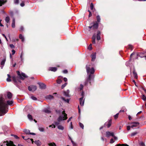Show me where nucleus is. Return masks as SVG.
I'll use <instances>...</instances> for the list:
<instances>
[{
	"instance_id": "12",
	"label": "nucleus",
	"mask_w": 146,
	"mask_h": 146,
	"mask_svg": "<svg viewBox=\"0 0 146 146\" xmlns=\"http://www.w3.org/2000/svg\"><path fill=\"white\" fill-rule=\"evenodd\" d=\"M24 132L27 134H29L32 135H35V133H30V131L29 130L27 129H24Z\"/></svg>"
},
{
	"instance_id": "13",
	"label": "nucleus",
	"mask_w": 146,
	"mask_h": 146,
	"mask_svg": "<svg viewBox=\"0 0 146 146\" xmlns=\"http://www.w3.org/2000/svg\"><path fill=\"white\" fill-rule=\"evenodd\" d=\"M69 90H67L66 91H64L63 92L64 95L66 97H70V95H69Z\"/></svg>"
},
{
	"instance_id": "37",
	"label": "nucleus",
	"mask_w": 146,
	"mask_h": 146,
	"mask_svg": "<svg viewBox=\"0 0 146 146\" xmlns=\"http://www.w3.org/2000/svg\"><path fill=\"white\" fill-rule=\"evenodd\" d=\"M50 146H56V144L54 143H51L48 144Z\"/></svg>"
},
{
	"instance_id": "23",
	"label": "nucleus",
	"mask_w": 146,
	"mask_h": 146,
	"mask_svg": "<svg viewBox=\"0 0 146 146\" xmlns=\"http://www.w3.org/2000/svg\"><path fill=\"white\" fill-rule=\"evenodd\" d=\"M90 9L93 11L95 10V9L94 8V6L92 3H91L90 5Z\"/></svg>"
},
{
	"instance_id": "22",
	"label": "nucleus",
	"mask_w": 146,
	"mask_h": 146,
	"mask_svg": "<svg viewBox=\"0 0 146 146\" xmlns=\"http://www.w3.org/2000/svg\"><path fill=\"white\" fill-rule=\"evenodd\" d=\"M100 32L99 31L98 32L97 35V39L98 40H99L101 39L100 37Z\"/></svg>"
},
{
	"instance_id": "17",
	"label": "nucleus",
	"mask_w": 146,
	"mask_h": 146,
	"mask_svg": "<svg viewBox=\"0 0 146 146\" xmlns=\"http://www.w3.org/2000/svg\"><path fill=\"white\" fill-rule=\"evenodd\" d=\"M57 68L56 67H50L48 68V70L53 72H55L57 70Z\"/></svg>"
},
{
	"instance_id": "51",
	"label": "nucleus",
	"mask_w": 146,
	"mask_h": 146,
	"mask_svg": "<svg viewBox=\"0 0 146 146\" xmlns=\"http://www.w3.org/2000/svg\"><path fill=\"white\" fill-rule=\"evenodd\" d=\"M71 142L72 143L73 146H76V145L75 143L72 140H71Z\"/></svg>"
},
{
	"instance_id": "20",
	"label": "nucleus",
	"mask_w": 146,
	"mask_h": 146,
	"mask_svg": "<svg viewBox=\"0 0 146 146\" xmlns=\"http://www.w3.org/2000/svg\"><path fill=\"white\" fill-rule=\"evenodd\" d=\"M12 96V94L10 92H8L7 93V97L8 99H10Z\"/></svg>"
},
{
	"instance_id": "31",
	"label": "nucleus",
	"mask_w": 146,
	"mask_h": 146,
	"mask_svg": "<svg viewBox=\"0 0 146 146\" xmlns=\"http://www.w3.org/2000/svg\"><path fill=\"white\" fill-rule=\"evenodd\" d=\"M58 129L61 130H63L64 129V127L60 125H59L58 126Z\"/></svg>"
},
{
	"instance_id": "10",
	"label": "nucleus",
	"mask_w": 146,
	"mask_h": 146,
	"mask_svg": "<svg viewBox=\"0 0 146 146\" xmlns=\"http://www.w3.org/2000/svg\"><path fill=\"white\" fill-rule=\"evenodd\" d=\"M106 136L107 137H109L110 136L112 137L114 136V134L113 132H111L109 131H107L106 132Z\"/></svg>"
},
{
	"instance_id": "18",
	"label": "nucleus",
	"mask_w": 146,
	"mask_h": 146,
	"mask_svg": "<svg viewBox=\"0 0 146 146\" xmlns=\"http://www.w3.org/2000/svg\"><path fill=\"white\" fill-rule=\"evenodd\" d=\"M133 74L134 76V77L135 78L137 79V72L135 71V69L134 68H133Z\"/></svg>"
},
{
	"instance_id": "46",
	"label": "nucleus",
	"mask_w": 146,
	"mask_h": 146,
	"mask_svg": "<svg viewBox=\"0 0 146 146\" xmlns=\"http://www.w3.org/2000/svg\"><path fill=\"white\" fill-rule=\"evenodd\" d=\"M39 129L40 131L42 132H43L44 131V128L41 127H39Z\"/></svg>"
},
{
	"instance_id": "48",
	"label": "nucleus",
	"mask_w": 146,
	"mask_h": 146,
	"mask_svg": "<svg viewBox=\"0 0 146 146\" xmlns=\"http://www.w3.org/2000/svg\"><path fill=\"white\" fill-rule=\"evenodd\" d=\"M49 127H52V128H55V124H52L51 125L49 126Z\"/></svg>"
},
{
	"instance_id": "35",
	"label": "nucleus",
	"mask_w": 146,
	"mask_h": 146,
	"mask_svg": "<svg viewBox=\"0 0 146 146\" xmlns=\"http://www.w3.org/2000/svg\"><path fill=\"white\" fill-rule=\"evenodd\" d=\"M27 139V141L28 142H32V143H33L34 141L33 139L28 138Z\"/></svg>"
},
{
	"instance_id": "59",
	"label": "nucleus",
	"mask_w": 146,
	"mask_h": 146,
	"mask_svg": "<svg viewBox=\"0 0 146 146\" xmlns=\"http://www.w3.org/2000/svg\"><path fill=\"white\" fill-rule=\"evenodd\" d=\"M114 142V141L113 140V139L112 138L110 140V143H112Z\"/></svg>"
},
{
	"instance_id": "50",
	"label": "nucleus",
	"mask_w": 146,
	"mask_h": 146,
	"mask_svg": "<svg viewBox=\"0 0 146 146\" xmlns=\"http://www.w3.org/2000/svg\"><path fill=\"white\" fill-rule=\"evenodd\" d=\"M137 132H133L131 133V135L132 136H134L136 134H137Z\"/></svg>"
},
{
	"instance_id": "4",
	"label": "nucleus",
	"mask_w": 146,
	"mask_h": 146,
	"mask_svg": "<svg viewBox=\"0 0 146 146\" xmlns=\"http://www.w3.org/2000/svg\"><path fill=\"white\" fill-rule=\"evenodd\" d=\"M17 72L20 79L22 80H23L25 78L27 77V76L24 73L22 72L20 73V72L19 71H17Z\"/></svg>"
},
{
	"instance_id": "36",
	"label": "nucleus",
	"mask_w": 146,
	"mask_h": 146,
	"mask_svg": "<svg viewBox=\"0 0 146 146\" xmlns=\"http://www.w3.org/2000/svg\"><path fill=\"white\" fill-rule=\"evenodd\" d=\"M6 61V59H4L3 60H2L1 62V65L3 66L5 64V62Z\"/></svg>"
},
{
	"instance_id": "57",
	"label": "nucleus",
	"mask_w": 146,
	"mask_h": 146,
	"mask_svg": "<svg viewBox=\"0 0 146 146\" xmlns=\"http://www.w3.org/2000/svg\"><path fill=\"white\" fill-rule=\"evenodd\" d=\"M81 96H82L81 98H83L84 96V93L83 92H82L81 93Z\"/></svg>"
},
{
	"instance_id": "61",
	"label": "nucleus",
	"mask_w": 146,
	"mask_h": 146,
	"mask_svg": "<svg viewBox=\"0 0 146 146\" xmlns=\"http://www.w3.org/2000/svg\"><path fill=\"white\" fill-rule=\"evenodd\" d=\"M2 35L4 37V38H5L6 39L7 41L8 40H7V38L6 37V36H5V35L4 34H2Z\"/></svg>"
},
{
	"instance_id": "30",
	"label": "nucleus",
	"mask_w": 146,
	"mask_h": 146,
	"mask_svg": "<svg viewBox=\"0 0 146 146\" xmlns=\"http://www.w3.org/2000/svg\"><path fill=\"white\" fill-rule=\"evenodd\" d=\"M27 117L31 121H32L33 120V119L32 117V116L30 114H28L27 115Z\"/></svg>"
},
{
	"instance_id": "38",
	"label": "nucleus",
	"mask_w": 146,
	"mask_h": 146,
	"mask_svg": "<svg viewBox=\"0 0 146 146\" xmlns=\"http://www.w3.org/2000/svg\"><path fill=\"white\" fill-rule=\"evenodd\" d=\"M97 22H99L100 21V18L99 15H98L97 16Z\"/></svg>"
},
{
	"instance_id": "34",
	"label": "nucleus",
	"mask_w": 146,
	"mask_h": 146,
	"mask_svg": "<svg viewBox=\"0 0 146 146\" xmlns=\"http://www.w3.org/2000/svg\"><path fill=\"white\" fill-rule=\"evenodd\" d=\"M7 75L8 77L7 79V81L8 82H10L11 81V79H10V76L9 74H8Z\"/></svg>"
},
{
	"instance_id": "11",
	"label": "nucleus",
	"mask_w": 146,
	"mask_h": 146,
	"mask_svg": "<svg viewBox=\"0 0 146 146\" xmlns=\"http://www.w3.org/2000/svg\"><path fill=\"white\" fill-rule=\"evenodd\" d=\"M111 120H110L108 122L104 124V126H107L108 128H109L111 126Z\"/></svg>"
},
{
	"instance_id": "63",
	"label": "nucleus",
	"mask_w": 146,
	"mask_h": 146,
	"mask_svg": "<svg viewBox=\"0 0 146 146\" xmlns=\"http://www.w3.org/2000/svg\"><path fill=\"white\" fill-rule=\"evenodd\" d=\"M132 46L131 45H129V49H132Z\"/></svg>"
},
{
	"instance_id": "7",
	"label": "nucleus",
	"mask_w": 146,
	"mask_h": 146,
	"mask_svg": "<svg viewBox=\"0 0 146 146\" xmlns=\"http://www.w3.org/2000/svg\"><path fill=\"white\" fill-rule=\"evenodd\" d=\"M13 80L14 82V84L15 85L17 86V82H19L20 83H21V82L20 80L18 79V77H16L15 76H13L12 77Z\"/></svg>"
},
{
	"instance_id": "42",
	"label": "nucleus",
	"mask_w": 146,
	"mask_h": 146,
	"mask_svg": "<svg viewBox=\"0 0 146 146\" xmlns=\"http://www.w3.org/2000/svg\"><path fill=\"white\" fill-rule=\"evenodd\" d=\"M79 125L80 127L83 129H84V125L83 124L80 122L79 123Z\"/></svg>"
},
{
	"instance_id": "64",
	"label": "nucleus",
	"mask_w": 146,
	"mask_h": 146,
	"mask_svg": "<svg viewBox=\"0 0 146 146\" xmlns=\"http://www.w3.org/2000/svg\"><path fill=\"white\" fill-rule=\"evenodd\" d=\"M12 52V55H13L15 52V51L14 50H13Z\"/></svg>"
},
{
	"instance_id": "1",
	"label": "nucleus",
	"mask_w": 146,
	"mask_h": 146,
	"mask_svg": "<svg viewBox=\"0 0 146 146\" xmlns=\"http://www.w3.org/2000/svg\"><path fill=\"white\" fill-rule=\"evenodd\" d=\"M13 100H8L6 102L4 98H0V116L4 115L8 111V105L12 106Z\"/></svg>"
},
{
	"instance_id": "6",
	"label": "nucleus",
	"mask_w": 146,
	"mask_h": 146,
	"mask_svg": "<svg viewBox=\"0 0 146 146\" xmlns=\"http://www.w3.org/2000/svg\"><path fill=\"white\" fill-rule=\"evenodd\" d=\"M98 23L97 22H96V23H94L92 25L88 27L90 29H92L93 30H95L98 29Z\"/></svg>"
},
{
	"instance_id": "52",
	"label": "nucleus",
	"mask_w": 146,
	"mask_h": 146,
	"mask_svg": "<svg viewBox=\"0 0 146 146\" xmlns=\"http://www.w3.org/2000/svg\"><path fill=\"white\" fill-rule=\"evenodd\" d=\"M14 1L15 4H18L19 3V0H14Z\"/></svg>"
},
{
	"instance_id": "54",
	"label": "nucleus",
	"mask_w": 146,
	"mask_h": 146,
	"mask_svg": "<svg viewBox=\"0 0 146 146\" xmlns=\"http://www.w3.org/2000/svg\"><path fill=\"white\" fill-rule=\"evenodd\" d=\"M9 46L12 48H15V46L13 44H10Z\"/></svg>"
},
{
	"instance_id": "45",
	"label": "nucleus",
	"mask_w": 146,
	"mask_h": 146,
	"mask_svg": "<svg viewBox=\"0 0 146 146\" xmlns=\"http://www.w3.org/2000/svg\"><path fill=\"white\" fill-rule=\"evenodd\" d=\"M92 44H90V45L88 47V49L89 50H91L92 49Z\"/></svg>"
},
{
	"instance_id": "3",
	"label": "nucleus",
	"mask_w": 146,
	"mask_h": 146,
	"mask_svg": "<svg viewBox=\"0 0 146 146\" xmlns=\"http://www.w3.org/2000/svg\"><path fill=\"white\" fill-rule=\"evenodd\" d=\"M67 118V115L65 113V111H63L62 112V114L60 115L57 120L59 121H60L63 120H66Z\"/></svg>"
},
{
	"instance_id": "39",
	"label": "nucleus",
	"mask_w": 146,
	"mask_h": 146,
	"mask_svg": "<svg viewBox=\"0 0 146 146\" xmlns=\"http://www.w3.org/2000/svg\"><path fill=\"white\" fill-rule=\"evenodd\" d=\"M30 98L34 100H37V98L34 96H31L30 97Z\"/></svg>"
},
{
	"instance_id": "27",
	"label": "nucleus",
	"mask_w": 146,
	"mask_h": 146,
	"mask_svg": "<svg viewBox=\"0 0 146 146\" xmlns=\"http://www.w3.org/2000/svg\"><path fill=\"white\" fill-rule=\"evenodd\" d=\"M6 2V1L4 0H0V6H1L3 5Z\"/></svg>"
},
{
	"instance_id": "32",
	"label": "nucleus",
	"mask_w": 146,
	"mask_h": 146,
	"mask_svg": "<svg viewBox=\"0 0 146 146\" xmlns=\"http://www.w3.org/2000/svg\"><path fill=\"white\" fill-rule=\"evenodd\" d=\"M10 18L9 17V16H7L6 17L5 19V21L7 23H8L10 21Z\"/></svg>"
},
{
	"instance_id": "49",
	"label": "nucleus",
	"mask_w": 146,
	"mask_h": 146,
	"mask_svg": "<svg viewBox=\"0 0 146 146\" xmlns=\"http://www.w3.org/2000/svg\"><path fill=\"white\" fill-rule=\"evenodd\" d=\"M23 52H22L21 53V56H20V58H21V61H23Z\"/></svg>"
},
{
	"instance_id": "44",
	"label": "nucleus",
	"mask_w": 146,
	"mask_h": 146,
	"mask_svg": "<svg viewBox=\"0 0 146 146\" xmlns=\"http://www.w3.org/2000/svg\"><path fill=\"white\" fill-rule=\"evenodd\" d=\"M67 84V83L66 82L64 84L62 85L61 88L62 89H63Z\"/></svg>"
},
{
	"instance_id": "5",
	"label": "nucleus",
	"mask_w": 146,
	"mask_h": 146,
	"mask_svg": "<svg viewBox=\"0 0 146 146\" xmlns=\"http://www.w3.org/2000/svg\"><path fill=\"white\" fill-rule=\"evenodd\" d=\"M4 144H6L7 146H16L14 145L13 143V142L11 141H4L3 142ZM18 146H23V145L19 144L18 145Z\"/></svg>"
},
{
	"instance_id": "26",
	"label": "nucleus",
	"mask_w": 146,
	"mask_h": 146,
	"mask_svg": "<svg viewBox=\"0 0 146 146\" xmlns=\"http://www.w3.org/2000/svg\"><path fill=\"white\" fill-rule=\"evenodd\" d=\"M38 146H39L41 145V142L40 141L38 140L35 141L34 142Z\"/></svg>"
},
{
	"instance_id": "19",
	"label": "nucleus",
	"mask_w": 146,
	"mask_h": 146,
	"mask_svg": "<svg viewBox=\"0 0 146 146\" xmlns=\"http://www.w3.org/2000/svg\"><path fill=\"white\" fill-rule=\"evenodd\" d=\"M91 57L92 58V61H94L96 58V53H95L91 55Z\"/></svg>"
},
{
	"instance_id": "62",
	"label": "nucleus",
	"mask_w": 146,
	"mask_h": 146,
	"mask_svg": "<svg viewBox=\"0 0 146 146\" xmlns=\"http://www.w3.org/2000/svg\"><path fill=\"white\" fill-rule=\"evenodd\" d=\"M131 128V127L130 126H128L127 127V130H129Z\"/></svg>"
},
{
	"instance_id": "47",
	"label": "nucleus",
	"mask_w": 146,
	"mask_h": 146,
	"mask_svg": "<svg viewBox=\"0 0 146 146\" xmlns=\"http://www.w3.org/2000/svg\"><path fill=\"white\" fill-rule=\"evenodd\" d=\"M60 121H55L54 122V124L56 125H58L59 124V122Z\"/></svg>"
},
{
	"instance_id": "21",
	"label": "nucleus",
	"mask_w": 146,
	"mask_h": 146,
	"mask_svg": "<svg viewBox=\"0 0 146 146\" xmlns=\"http://www.w3.org/2000/svg\"><path fill=\"white\" fill-rule=\"evenodd\" d=\"M45 98L46 99L51 100L53 98V96L52 95H49L46 96Z\"/></svg>"
},
{
	"instance_id": "9",
	"label": "nucleus",
	"mask_w": 146,
	"mask_h": 146,
	"mask_svg": "<svg viewBox=\"0 0 146 146\" xmlns=\"http://www.w3.org/2000/svg\"><path fill=\"white\" fill-rule=\"evenodd\" d=\"M38 84L39 85L40 88L41 89H45L46 88V85L44 84L41 83H38Z\"/></svg>"
},
{
	"instance_id": "58",
	"label": "nucleus",
	"mask_w": 146,
	"mask_h": 146,
	"mask_svg": "<svg viewBox=\"0 0 146 146\" xmlns=\"http://www.w3.org/2000/svg\"><path fill=\"white\" fill-rule=\"evenodd\" d=\"M24 28L23 26H21L20 28V31H22L23 30Z\"/></svg>"
},
{
	"instance_id": "41",
	"label": "nucleus",
	"mask_w": 146,
	"mask_h": 146,
	"mask_svg": "<svg viewBox=\"0 0 146 146\" xmlns=\"http://www.w3.org/2000/svg\"><path fill=\"white\" fill-rule=\"evenodd\" d=\"M83 86L82 84H81L80 85V88H79L78 89L79 90L81 91L83 89Z\"/></svg>"
},
{
	"instance_id": "56",
	"label": "nucleus",
	"mask_w": 146,
	"mask_h": 146,
	"mask_svg": "<svg viewBox=\"0 0 146 146\" xmlns=\"http://www.w3.org/2000/svg\"><path fill=\"white\" fill-rule=\"evenodd\" d=\"M63 72L64 73L66 74L67 73L68 71L66 70H64L63 71Z\"/></svg>"
},
{
	"instance_id": "16",
	"label": "nucleus",
	"mask_w": 146,
	"mask_h": 146,
	"mask_svg": "<svg viewBox=\"0 0 146 146\" xmlns=\"http://www.w3.org/2000/svg\"><path fill=\"white\" fill-rule=\"evenodd\" d=\"M96 38V35L95 34H94L92 38V43L93 44H96V41H95V39Z\"/></svg>"
},
{
	"instance_id": "53",
	"label": "nucleus",
	"mask_w": 146,
	"mask_h": 146,
	"mask_svg": "<svg viewBox=\"0 0 146 146\" xmlns=\"http://www.w3.org/2000/svg\"><path fill=\"white\" fill-rule=\"evenodd\" d=\"M119 113H117L116 115H114V117L115 119H117L118 117Z\"/></svg>"
},
{
	"instance_id": "43",
	"label": "nucleus",
	"mask_w": 146,
	"mask_h": 146,
	"mask_svg": "<svg viewBox=\"0 0 146 146\" xmlns=\"http://www.w3.org/2000/svg\"><path fill=\"white\" fill-rule=\"evenodd\" d=\"M62 80L60 79H58L57 80V82L58 84H60L62 82Z\"/></svg>"
},
{
	"instance_id": "14",
	"label": "nucleus",
	"mask_w": 146,
	"mask_h": 146,
	"mask_svg": "<svg viewBox=\"0 0 146 146\" xmlns=\"http://www.w3.org/2000/svg\"><path fill=\"white\" fill-rule=\"evenodd\" d=\"M80 104L81 106H83L84 102V99H83V98H81L79 99Z\"/></svg>"
},
{
	"instance_id": "15",
	"label": "nucleus",
	"mask_w": 146,
	"mask_h": 146,
	"mask_svg": "<svg viewBox=\"0 0 146 146\" xmlns=\"http://www.w3.org/2000/svg\"><path fill=\"white\" fill-rule=\"evenodd\" d=\"M131 124V127L133 128L134 127L137 126L139 124V123L138 122H135L132 123Z\"/></svg>"
},
{
	"instance_id": "40",
	"label": "nucleus",
	"mask_w": 146,
	"mask_h": 146,
	"mask_svg": "<svg viewBox=\"0 0 146 146\" xmlns=\"http://www.w3.org/2000/svg\"><path fill=\"white\" fill-rule=\"evenodd\" d=\"M141 99L144 101H145L146 100V97L144 95H142V96L141 97Z\"/></svg>"
},
{
	"instance_id": "24",
	"label": "nucleus",
	"mask_w": 146,
	"mask_h": 146,
	"mask_svg": "<svg viewBox=\"0 0 146 146\" xmlns=\"http://www.w3.org/2000/svg\"><path fill=\"white\" fill-rule=\"evenodd\" d=\"M15 19L13 18V19L12 23V27L13 28H14L15 27Z\"/></svg>"
},
{
	"instance_id": "8",
	"label": "nucleus",
	"mask_w": 146,
	"mask_h": 146,
	"mask_svg": "<svg viewBox=\"0 0 146 146\" xmlns=\"http://www.w3.org/2000/svg\"><path fill=\"white\" fill-rule=\"evenodd\" d=\"M28 89L30 91L34 92L36 90V87L35 86L31 85L29 86Z\"/></svg>"
},
{
	"instance_id": "60",
	"label": "nucleus",
	"mask_w": 146,
	"mask_h": 146,
	"mask_svg": "<svg viewBox=\"0 0 146 146\" xmlns=\"http://www.w3.org/2000/svg\"><path fill=\"white\" fill-rule=\"evenodd\" d=\"M20 5L21 6V7H23L24 5H25V4H24V2H22L21 3V4H20Z\"/></svg>"
},
{
	"instance_id": "25",
	"label": "nucleus",
	"mask_w": 146,
	"mask_h": 146,
	"mask_svg": "<svg viewBox=\"0 0 146 146\" xmlns=\"http://www.w3.org/2000/svg\"><path fill=\"white\" fill-rule=\"evenodd\" d=\"M43 111L45 113H50V111L48 109L46 108L44 109Z\"/></svg>"
},
{
	"instance_id": "28",
	"label": "nucleus",
	"mask_w": 146,
	"mask_h": 146,
	"mask_svg": "<svg viewBox=\"0 0 146 146\" xmlns=\"http://www.w3.org/2000/svg\"><path fill=\"white\" fill-rule=\"evenodd\" d=\"M139 146H145L144 143L143 142H141L139 143ZM124 146H129L126 144H124Z\"/></svg>"
},
{
	"instance_id": "2",
	"label": "nucleus",
	"mask_w": 146,
	"mask_h": 146,
	"mask_svg": "<svg viewBox=\"0 0 146 146\" xmlns=\"http://www.w3.org/2000/svg\"><path fill=\"white\" fill-rule=\"evenodd\" d=\"M86 72L87 74L90 73V74L89 75L87 79V81L89 82L90 83H91V80L94 78V76L93 75H92L94 73V70L93 68H90L87 65H86Z\"/></svg>"
},
{
	"instance_id": "29",
	"label": "nucleus",
	"mask_w": 146,
	"mask_h": 146,
	"mask_svg": "<svg viewBox=\"0 0 146 146\" xmlns=\"http://www.w3.org/2000/svg\"><path fill=\"white\" fill-rule=\"evenodd\" d=\"M61 98L62 100L64 101L65 102H67L68 103L69 102V99H65L63 97H61Z\"/></svg>"
},
{
	"instance_id": "33",
	"label": "nucleus",
	"mask_w": 146,
	"mask_h": 146,
	"mask_svg": "<svg viewBox=\"0 0 146 146\" xmlns=\"http://www.w3.org/2000/svg\"><path fill=\"white\" fill-rule=\"evenodd\" d=\"M19 38L21 40L22 42H23L24 41V37L21 34L20 35Z\"/></svg>"
},
{
	"instance_id": "55",
	"label": "nucleus",
	"mask_w": 146,
	"mask_h": 146,
	"mask_svg": "<svg viewBox=\"0 0 146 146\" xmlns=\"http://www.w3.org/2000/svg\"><path fill=\"white\" fill-rule=\"evenodd\" d=\"M12 136H13L16 139H18L19 137L16 135H12Z\"/></svg>"
}]
</instances>
